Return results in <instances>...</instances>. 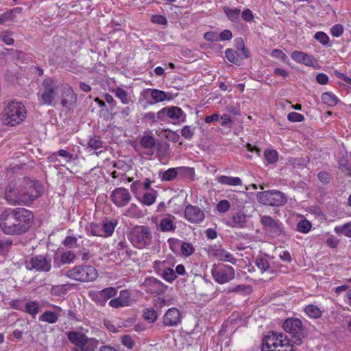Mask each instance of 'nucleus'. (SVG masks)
<instances>
[{
	"label": "nucleus",
	"instance_id": "1",
	"mask_svg": "<svg viewBox=\"0 0 351 351\" xmlns=\"http://www.w3.org/2000/svg\"><path fill=\"white\" fill-rule=\"evenodd\" d=\"M41 194L38 182L18 179L11 181L5 188L4 197L12 205L28 206Z\"/></svg>",
	"mask_w": 351,
	"mask_h": 351
},
{
	"label": "nucleus",
	"instance_id": "2",
	"mask_svg": "<svg viewBox=\"0 0 351 351\" xmlns=\"http://www.w3.org/2000/svg\"><path fill=\"white\" fill-rule=\"evenodd\" d=\"M33 219V215L23 208H7L0 215V228L6 234H20L25 232Z\"/></svg>",
	"mask_w": 351,
	"mask_h": 351
},
{
	"label": "nucleus",
	"instance_id": "3",
	"mask_svg": "<svg viewBox=\"0 0 351 351\" xmlns=\"http://www.w3.org/2000/svg\"><path fill=\"white\" fill-rule=\"evenodd\" d=\"M262 351H296L282 332H269L263 339Z\"/></svg>",
	"mask_w": 351,
	"mask_h": 351
},
{
	"label": "nucleus",
	"instance_id": "4",
	"mask_svg": "<svg viewBox=\"0 0 351 351\" xmlns=\"http://www.w3.org/2000/svg\"><path fill=\"white\" fill-rule=\"evenodd\" d=\"M128 239L137 249H147L153 245L154 239L152 230L147 226H136L129 232Z\"/></svg>",
	"mask_w": 351,
	"mask_h": 351
},
{
	"label": "nucleus",
	"instance_id": "5",
	"mask_svg": "<svg viewBox=\"0 0 351 351\" xmlns=\"http://www.w3.org/2000/svg\"><path fill=\"white\" fill-rule=\"evenodd\" d=\"M26 114V108L21 102L11 101L4 109L3 122L10 126L19 125L24 121Z\"/></svg>",
	"mask_w": 351,
	"mask_h": 351
},
{
	"label": "nucleus",
	"instance_id": "6",
	"mask_svg": "<svg viewBox=\"0 0 351 351\" xmlns=\"http://www.w3.org/2000/svg\"><path fill=\"white\" fill-rule=\"evenodd\" d=\"M66 276L77 282H89L96 280L98 273L93 266L82 264L69 269Z\"/></svg>",
	"mask_w": 351,
	"mask_h": 351
},
{
	"label": "nucleus",
	"instance_id": "7",
	"mask_svg": "<svg viewBox=\"0 0 351 351\" xmlns=\"http://www.w3.org/2000/svg\"><path fill=\"white\" fill-rule=\"evenodd\" d=\"M60 90V85L52 78H47L41 83L38 92V98L40 104L51 106Z\"/></svg>",
	"mask_w": 351,
	"mask_h": 351
},
{
	"label": "nucleus",
	"instance_id": "8",
	"mask_svg": "<svg viewBox=\"0 0 351 351\" xmlns=\"http://www.w3.org/2000/svg\"><path fill=\"white\" fill-rule=\"evenodd\" d=\"M257 197L258 201L265 205L279 206L285 204L287 202V197L285 194L276 190L258 193Z\"/></svg>",
	"mask_w": 351,
	"mask_h": 351
},
{
	"label": "nucleus",
	"instance_id": "9",
	"mask_svg": "<svg viewBox=\"0 0 351 351\" xmlns=\"http://www.w3.org/2000/svg\"><path fill=\"white\" fill-rule=\"evenodd\" d=\"M211 274L215 282L221 285L232 280L235 276L233 267L226 265H215Z\"/></svg>",
	"mask_w": 351,
	"mask_h": 351
},
{
	"label": "nucleus",
	"instance_id": "10",
	"mask_svg": "<svg viewBox=\"0 0 351 351\" xmlns=\"http://www.w3.org/2000/svg\"><path fill=\"white\" fill-rule=\"evenodd\" d=\"M109 198L117 208H123L129 204L132 197L128 189L117 187L110 193Z\"/></svg>",
	"mask_w": 351,
	"mask_h": 351
},
{
	"label": "nucleus",
	"instance_id": "11",
	"mask_svg": "<svg viewBox=\"0 0 351 351\" xmlns=\"http://www.w3.org/2000/svg\"><path fill=\"white\" fill-rule=\"evenodd\" d=\"M69 341L75 345L74 351H94V348L88 342V338L84 334L71 331L68 333Z\"/></svg>",
	"mask_w": 351,
	"mask_h": 351
},
{
	"label": "nucleus",
	"instance_id": "12",
	"mask_svg": "<svg viewBox=\"0 0 351 351\" xmlns=\"http://www.w3.org/2000/svg\"><path fill=\"white\" fill-rule=\"evenodd\" d=\"M59 91L62 106L67 109L72 108L77 101V95L71 86L67 84H60Z\"/></svg>",
	"mask_w": 351,
	"mask_h": 351
},
{
	"label": "nucleus",
	"instance_id": "13",
	"mask_svg": "<svg viewBox=\"0 0 351 351\" xmlns=\"http://www.w3.org/2000/svg\"><path fill=\"white\" fill-rule=\"evenodd\" d=\"M25 266L29 270L48 271L51 269V260L47 259L45 256L37 255L32 256L27 261Z\"/></svg>",
	"mask_w": 351,
	"mask_h": 351
},
{
	"label": "nucleus",
	"instance_id": "14",
	"mask_svg": "<svg viewBox=\"0 0 351 351\" xmlns=\"http://www.w3.org/2000/svg\"><path fill=\"white\" fill-rule=\"evenodd\" d=\"M185 116L184 111L178 106H167L158 111V118L162 121L167 119L172 121H179L184 118Z\"/></svg>",
	"mask_w": 351,
	"mask_h": 351
},
{
	"label": "nucleus",
	"instance_id": "15",
	"mask_svg": "<svg viewBox=\"0 0 351 351\" xmlns=\"http://www.w3.org/2000/svg\"><path fill=\"white\" fill-rule=\"evenodd\" d=\"M291 57L295 62L304 64L307 66L316 68L318 66V62L315 57L301 51H293L291 53Z\"/></svg>",
	"mask_w": 351,
	"mask_h": 351
},
{
	"label": "nucleus",
	"instance_id": "16",
	"mask_svg": "<svg viewBox=\"0 0 351 351\" xmlns=\"http://www.w3.org/2000/svg\"><path fill=\"white\" fill-rule=\"evenodd\" d=\"M185 219L193 223L202 222L205 217L204 212L197 206L188 205L184 209Z\"/></svg>",
	"mask_w": 351,
	"mask_h": 351
},
{
	"label": "nucleus",
	"instance_id": "17",
	"mask_svg": "<svg viewBox=\"0 0 351 351\" xmlns=\"http://www.w3.org/2000/svg\"><path fill=\"white\" fill-rule=\"evenodd\" d=\"M182 314L176 307L169 308L162 317V323L165 326H176L181 322Z\"/></svg>",
	"mask_w": 351,
	"mask_h": 351
},
{
	"label": "nucleus",
	"instance_id": "18",
	"mask_svg": "<svg viewBox=\"0 0 351 351\" xmlns=\"http://www.w3.org/2000/svg\"><path fill=\"white\" fill-rule=\"evenodd\" d=\"M261 222L266 231L271 237L279 235L282 231V223L279 221L274 220L271 217L263 216L261 219Z\"/></svg>",
	"mask_w": 351,
	"mask_h": 351
},
{
	"label": "nucleus",
	"instance_id": "19",
	"mask_svg": "<svg viewBox=\"0 0 351 351\" xmlns=\"http://www.w3.org/2000/svg\"><path fill=\"white\" fill-rule=\"evenodd\" d=\"M149 92L152 105L164 101H171L177 97V94L156 88H150Z\"/></svg>",
	"mask_w": 351,
	"mask_h": 351
},
{
	"label": "nucleus",
	"instance_id": "20",
	"mask_svg": "<svg viewBox=\"0 0 351 351\" xmlns=\"http://www.w3.org/2000/svg\"><path fill=\"white\" fill-rule=\"evenodd\" d=\"M282 328L293 337L300 336L302 332V323L297 318L287 319L282 324Z\"/></svg>",
	"mask_w": 351,
	"mask_h": 351
},
{
	"label": "nucleus",
	"instance_id": "21",
	"mask_svg": "<svg viewBox=\"0 0 351 351\" xmlns=\"http://www.w3.org/2000/svg\"><path fill=\"white\" fill-rule=\"evenodd\" d=\"M49 306L54 308V311H46L39 316V320L48 324H54L58 320L60 313L62 311L61 307L49 304Z\"/></svg>",
	"mask_w": 351,
	"mask_h": 351
},
{
	"label": "nucleus",
	"instance_id": "22",
	"mask_svg": "<svg viewBox=\"0 0 351 351\" xmlns=\"http://www.w3.org/2000/svg\"><path fill=\"white\" fill-rule=\"evenodd\" d=\"M158 228L162 232H173L176 228V217L171 215L165 216L160 219Z\"/></svg>",
	"mask_w": 351,
	"mask_h": 351
},
{
	"label": "nucleus",
	"instance_id": "23",
	"mask_svg": "<svg viewBox=\"0 0 351 351\" xmlns=\"http://www.w3.org/2000/svg\"><path fill=\"white\" fill-rule=\"evenodd\" d=\"M210 255L221 261L229 262L232 264L236 263V258L228 251L221 247H216L210 252Z\"/></svg>",
	"mask_w": 351,
	"mask_h": 351
},
{
	"label": "nucleus",
	"instance_id": "24",
	"mask_svg": "<svg viewBox=\"0 0 351 351\" xmlns=\"http://www.w3.org/2000/svg\"><path fill=\"white\" fill-rule=\"evenodd\" d=\"M225 223L232 228H242L246 223V215L241 212L234 214L231 217L226 219Z\"/></svg>",
	"mask_w": 351,
	"mask_h": 351
},
{
	"label": "nucleus",
	"instance_id": "25",
	"mask_svg": "<svg viewBox=\"0 0 351 351\" xmlns=\"http://www.w3.org/2000/svg\"><path fill=\"white\" fill-rule=\"evenodd\" d=\"M116 97L120 99L121 102L127 105L132 102V95L122 86H117L112 90Z\"/></svg>",
	"mask_w": 351,
	"mask_h": 351
},
{
	"label": "nucleus",
	"instance_id": "26",
	"mask_svg": "<svg viewBox=\"0 0 351 351\" xmlns=\"http://www.w3.org/2000/svg\"><path fill=\"white\" fill-rule=\"evenodd\" d=\"M215 180L218 183L222 185H227L230 186L242 185V181L239 177L219 176L215 178Z\"/></svg>",
	"mask_w": 351,
	"mask_h": 351
},
{
	"label": "nucleus",
	"instance_id": "27",
	"mask_svg": "<svg viewBox=\"0 0 351 351\" xmlns=\"http://www.w3.org/2000/svg\"><path fill=\"white\" fill-rule=\"evenodd\" d=\"M191 169L189 167H180L177 168H170L165 171L162 176V180L171 181L174 179L179 172H186Z\"/></svg>",
	"mask_w": 351,
	"mask_h": 351
},
{
	"label": "nucleus",
	"instance_id": "28",
	"mask_svg": "<svg viewBox=\"0 0 351 351\" xmlns=\"http://www.w3.org/2000/svg\"><path fill=\"white\" fill-rule=\"evenodd\" d=\"M117 293V289L114 287H108L99 292L93 293V296L99 297L102 300L101 301H98V303L100 304H104L106 303V301L109 298L114 296Z\"/></svg>",
	"mask_w": 351,
	"mask_h": 351
},
{
	"label": "nucleus",
	"instance_id": "29",
	"mask_svg": "<svg viewBox=\"0 0 351 351\" xmlns=\"http://www.w3.org/2000/svg\"><path fill=\"white\" fill-rule=\"evenodd\" d=\"M270 261L271 258L268 256H260L256 258L255 264L261 272H272Z\"/></svg>",
	"mask_w": 351,
	"mask_h": 351
},
{
	"label": "nucleus",
	"instance_id": "30",
	"mask_svg": "<svg viewBox=\"0 0 351 351\" xmlns=\"http://www.w3.org/2000/svg\"><path fill=\"white\" fill-rule=\"evenodd\" d=\"M117 225L116 220H105L101 226L102 237H107L111 236Z\"/></svg>",
	"mask_w": 351,
	"mask_h": 351
},
{
	"label": "nucleus",
	"instance_id": "31",
	"mask_svg": "<svg viewBox=\"0 0 351 351\" xmlns=\"http://www.w3.org/2000/svg\"><path fill=\"white\" fill-rule=\"evenodd\" d=\"M150 88L143 89L139 95L138 104L141 105L143 109H146L150 106H152V99L150 98Z\"/></svg>",
	"mask_w": 351,
	"mask_h": 351
},
{
	"label": "nucleus",
	"instance_id": "32",
	"mask_svg": "<svg viewBox=\"0 0 351 351\" xmlns=\"http://www.w3.org/2000/svg\"><path fill=\"white\" fill-rule=\"evenodd\" d=\"M321 99L324 104L330 107L335 106L340 101L339 98L332 92L322 93Z\"/></svg>",
	"mask_w": 351,
	"mask_h": 351
},
{
	"label": "nucleus",
	"instance_id": "33",
	"mask_svg": "<svg viewBox=\"0 0 351 351\" xmlns=\"http://www.w3.org/2000/svg\"><path fill=\"white\" fill-rule=\"evenodd\" d=\"M223 12L228 19L232 22H237L239 19L241 10L239 8H232L230 7H224Z\"/></svg>",
	"mask_w": 351,
	"mask_h": 351
},
{
	"label": "nucleus",
	"instance_id": "34",
	"mask_svg": "<svg viewBox=\"0 0 351 351\" xmlns=\"http://www.w3.org/2000/svg\"><path fill=\"white\" fill-rule=\"evenodd\" d=\"M305 313L313 319L319 318L322 316V311L319 308L313 304H308L304 308Z\"/></svg>",
	"mask_w": 351,
	"mask_h": 351
},
{
	"label": "nucleus",
	"instance_id": "35",
	"mask_svg": "<svg viewBox=\"0 0 351 351\" xmlns=\"http://www.w3.org/2000/svg\"><path fill=\"white\" fill-rule=\"evenodd\" d=\"M158 316L157 312L153 308H146L143 311V317L149 323L155 322Z\"/></svg>",
	"mask_w": 351,
	"mask_h": 351
},
{
	"label": "nucleus",
	"instance_id": "36",
	"mask_svg": "<svg viewBox=\"0 0 351 351\" xmlns=\"http://www.w3.org/2000/svg\"><path fill=\"white\" fill-rule=\"evenodd\" d=\"M25 311L32 317H35L39 312V304L36 301H29L25 306Z\"/></svg>",
	"mask_w": 351,
	"mask_h": 351
},
{
	"label": "nucleus",
	"instance_id": "37",
	"mask_svg": "<svg viewBox=\"0 0 351 351\" xmlns=\"http://www.w3.org/2000/svg\"><path fill=\"white\" fill-rule=\"evenodd\" d=\"M180 252L182 256L189 257L194 253L195 247L192 243L182 241L181 243Z\"/></svg>",
	"mask_w": 351,
	"mask_h": 351
},
{
	"label": "nucleus",
	"instance_id": "38",
	"mask_svg": "<svg viewBox=\"0 0 351 351\" xmlns=\"http://www.w3.org/2000/svg\"><path fill=\"white\" fill-rule=\"evenodd\" d=\"M156 192L155 191H152L145 193L141 202L145 205L151 206L156 202Z\"/></svg>",
	"mask_w": 351,
	"mask_h": 351
},
{
	"label": "nucleus",
	"instance_id": "39",
	"mask_svg": "<svg viewBox=\"0 0 351 351\" xmlns=\"http://www.w3.org/2000/svg\"><path fill=\"white\" fill-rule=\"evenodd\" d=\"M252 291L251 287L244 285H237L228 289V292H236L241 294L250 293Z\"/></svg>",
	"mask_w": 351,
	"mask_h": 351
},
{
	"label": "nucleus",
	"instance_id": "40",
	"mask_svg": "<svg viewBox=\"0 0 351 351\" xmlns=\"http://www.w3.org/2000/svg\"><path fill=\"white\" fill-rule=\"evenodd\" d=\"M161 277L167 282H173L177 278L176 273L175 271L168 267L165 269V270L160 275Z\"/></svg>",
	"mask_w": 351,
	"mask_h": 351
},
{
	"label": "nucleus",
	"instance_id": "41",
	"mask_svg": "<svg viewBox=\"0 0 351 351\" xmlns=\"http://www.w3.org/2000/svg\"><path fill=\"white\" fill-rule=\"evenodd\" d=\"M101 226L96 223H90L86 227V232L89 235L101 237Z\"/></svg>",
	"mask_w": 351,
	"mask_h": 351
},
{
	"label": "nucleus",
	"instance_id": "42",
	"mask_svg": "<svg viewBox=\"0 0 351 351\" xmlns=\"http://www.w3.org/2000/svg\"><path fill=\"white\" fill-rule=\"evenodd\" d=\"M123 215L132 218L138 217L140 215V210L135 204H132L124 210Z\"/></svg>",
	"mask_w": 351,
	"mask_h": 351
},
{
	"label": "nucleus",
	"instance_id": "43",
	"mask_svg": "<svg viewBox=\"0 0 351 351\" xmlns=\"http://www.w3.org/2000/svg\"><path fill=\"white\" fill-rule=\"evenodd\" d=\"M335 232L337 234L342 233L347 237H351V221L341 226H336Z\"/></svg>",
	"mask_w": 351,
	"mask_h": 351
},
{
	"label": "nucleus",
	"instance_id": "44",
	"mask_svg": "<svg viewBox=\"0 0 351 351\" xmlns=\"http://www.w3.org/2000/svg\"><path fill=\"white\" fill-rule=\"evenodd\" d=\"M311 222L306 219L300 220L297 225V230L301 233L306 234L311 229Z\"/></svg>",
	"mask_w": 351,
	"mask_h": 351
},
{
	"label": "nucleus",
	"instance_id": "45",
	"mask_svg": "<svg viewBox=\"0 0 351 351\" xmlns=\"http://www.w3.org/2000/svg\"><path fill=\"white\" fill-rule=\"evenodd\" d=\"M314 38L316 39L322 45H328L330 42V38L324 32H318L315 34Z\"/></svg>",
	"mask_w": 351,
	"mask_h": 351
},
{
	"label": "nucleus",
	"instance_id": "46",
	"mask_svg": "<svg viewBox=\"0 0 351 351\" xmlns=\"http://www.w3.org/2000/svg\"><path fill=\"white\" fill-rule=\"evenodd\" d=\"M76 258L74 252L66 251L62 254L61 261L63 264H70L73 263Z\"/></svg>",
	"mask_w": 351,
	"mask_h": 351
},
{
	"label": "nucleus",
	"instance_id": "47",
	"mask_svg": "<svg viewBox=\"0 0 351 351\" xmlns=\"http://www.w3.org/2000/svg\"><path fill=\"white\" fill-rule=\"evenodd\" d=\"M271 56L272 58L279 59L285 63L287 64L289 62L287 56L280 49H274L271 53Z\"/></svg>",
	"mask_w": 351,
	"mask_h": 351
},
{
	"label": "nucleus",
	"instance_id": "48",
	"mask_svg": "<svg viewBox=\"0 0 351 351\" xmlns=\"http://www.w3.org/2000/svg\"><path fill=\"white\" fill-rule=\"evenodd\" d=\"M119 297L123 304H126L127 306L130 305L133 300L131 297V293L128 290L121 291Z\"/></svg>",
	"mask_w": 351,
	"mask_h": 351
},
{
	"label": "nucleus",
	"instance_id": "49",
	"mask_svg": "<svg viewBox=\"0 0 351 351\" xmlns=\"http://www.w3.org/2000/svg\"><path fill=\"white\" fill-rule=\"evenodd\" d=\"M154 269L158 275H160L168 267L166 261H156L154 262Z\"/></svg>",
	"mask_w": 351,
	"mask_h": 351
},
{
	"label": "nucleus",
	"instance_id": "50",
	"mask_svg": "<svg viewBox=\"0 0 351 351\" xmlns=\"http://www.w3.org/2000/svg\"><path fill=\"white\" fill-rule=\"evenodd\" d=\"M170 250L174 253L177 252L178 248H180L182 241L176 238H169L167 240Z\"/></svg>",
	"mask_w": 351,
	"mask_h": 351
},
{
	"label": "nucleus",
	"instance_id": "51",
	"mask_svg": "<svg viewBox=\"0 0 351 351\" xmlns=\"http://www.w3.org/2000/svg\"><path fill=\"white\" fill-rule=\"evenodd\" d=\"M230 208V202L226 199H223L219 201L217 206L216 209L219 213H224L229 210Z\"/></svg>",
	"mask_w": 351,
	"mask_h": 351
},
{
	"label": "nucleus",
	"instance_id": "52",
	"mask_svg": "<svg viewBox=\"0 0 351 351\" xmlns=\"http://www.w3.org/2000/svg\"><path fill=\"white\" fill-rule=\"evenodd\" d=\"M265 158L269 164L274 163L278 159V153L276 150H266L265 152Z\"/></svg>",
	"mask_w": 351,
	"mask_h": 351
},
{
	"label": "nucleus",
	"instance_id": "53",
	"mask_svg": "<svg viewBox=\"0 0 351 351\" xmlns=\"http://www.w3.org/2000/svg\"><path fill=\"white\" fill-rule=\"evenodd\" d=\"M88 146L92 149L97 150L103 147V142L100 140L99 137L95 136L89 140Z\"/></svg>",
	"mask_w": 351,
	"mask_h": 351
},
{
	"label": "nucleus",
	"instance_id": "54",
	"mask_svg": "<svg viewBox=\"0 0 351 351\" xmlns=\"http://www.w3.org/2000/svg\"><path fill=\"white\" fill-rule=\"evenodd\" d=\"M141 144L145 148H152L155 145V139L151 136H145L141 138Z\"/></svg>",
	"mask_w": 351,
	"mask_h": 351
},
{
	"label": "nucleus",
	"instance_id": "55",
	"mask_svg": "<svg viewBox=\"0 0 351 351\" xmlns=\"http://www.w3.org/2000/svg\"><path fill=\"white\" fill-rule=\"evenodd\" d=\"M287 119L291 122H302L304 120V117L302 114L292 112L288 114Z\"/></svg>",
	"mask_w": 351,
	"mask_h": 351
},
{
	"label": "nucleus",
	"instance_id": "56",
	"mask_svg": "<svg viewBox=\"0 0 351 351\" xmlns=\"http://www.w3.org/2000/svg\"><path fill=\"white\" fill-rule=\"evenodd\" d=\"M77 239L75 237L68 236L65 238L63 243L68 248L77 247Z\"/></svg>",
	"mask_w": 351,
	"mask_h": 351
},
{
	"label": "nucleus",
	"instance_id": "57",
	"mask_svg": "<svg viewBox=\"0 0 351 351\" xmlns=\"http://www.w3.org/2000/svg\"><path fill=\"white\" fill-rule=\"evenodd\" d=\"M181 134L184 138L189 140L193 137L194 130L191 126L185 125L181 130Z\"/></svg>",
	"mask_w": 351,
	"mask_h": 351
},
{
	"label": "nucleus",
	"instance_id": "58",
	"mask_svg": "<svg viewBox=\"0 0 351 351\" xmlns=\"http://www.w3.org/2000/svg\"><path fill=\"white\" fill-rule=\"evenodd\" d=\"M330 32L332 36L339 37L343 32V26L340 24L335 25L330 28Z\"/></svg>",
	"mask_w": 351,
	"mask_h": 351
},
{
	"label": "nucleus",
	"instance_id": "59",
	"mask_svg": "<svg viewBox=\"0 0 351 351\" xmlns=\"http://www.w3.org/2000/svg\"><path fill=\"white\" fill-rule=\"evenodd\" d=\"M121 343L128 349H132L134 345V341L130 336L124 335L121 338Z\"/></svg>",
	"mask_w": 351,
	"mask_h": 351
},
{
	"label": "nucleus",
	"instance_id": "60",
	"mask_svg": "<svg viewBox=\"0 0 351 351\" xmlns=\"http://www.w3.org/2000/svg\"><path fill=\"white\" fill-rule=\"evenodd\" d=\"M145 283V285H152L156 288H159L163 285L161 281L153 277L146 279Z\"/></svg>",
	"mask_w": 351,
	"mask_h": 351
},
{
	"label": "nucleus",
	"instance_id": "61",
	"mask_svg": "<svg viewBox=\"0 0 351 351\" xmlns=\"http://www.w3.org/2000/svg\"><path fill=\"white\" fill-rule=\"evenodd\" d=\"M12 245L9 239H0V254L5 252Z\"/></svg>",
	"mask_w": 351,
	"mask_h": 351
},
{
	"label": "nucleus",
	"instance_id": "62",
	"mask_svg": "<svg viewBox=\"0 0 351 351\" xmlns=\"http://www.w3.org/2000/svg\"><path fill=\"white\" fill-rule=\"evenodd\" d=\"M152 22L156 24L160 25H166L167 23V20L166 18L162 15H153L152 16Z\"/></svg>",
	"mask_w": 351,
	"mask_h": 351
},
{
	"label": "nucleus",
	"instance_id": "63",
	"mask_svg": "<svg viewBox=\"0 0 351 351\" xmlns=\"http://www.w3.org/2000/svg\"><path fill=\"white\" fill-rule=\"evenodd\" d=\"M1 40L8 45H12L14 43V39L9 32H3L1 35Z\"/></svg>",
	"mask_w": 351,
	"mask_h": 351
},
{
	"label": "nucleus",
	"instance_id": "64",
	"mask_svg": "<svg viewBox=\"0 0 351 351\" xmlns=\"http://www.w3.org/2000/svg\"><path fill=\"white\" fill-rule=\"evenodd\" d=\"M241 16L247 22H250L254 19V14L250 9H245L241 13Z\"/></svg>",
	"mask_w": 351,
	"mask_h": 351
}]
</instances>
